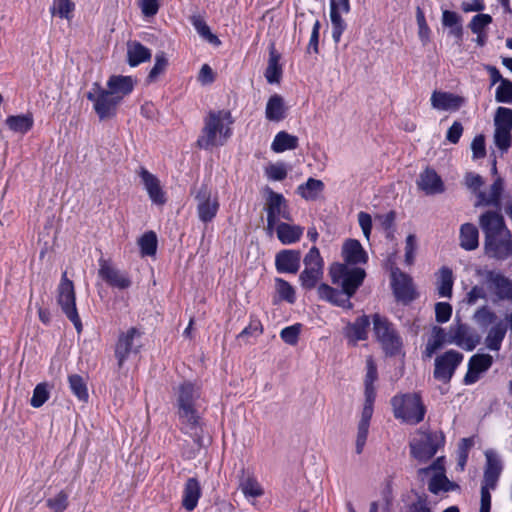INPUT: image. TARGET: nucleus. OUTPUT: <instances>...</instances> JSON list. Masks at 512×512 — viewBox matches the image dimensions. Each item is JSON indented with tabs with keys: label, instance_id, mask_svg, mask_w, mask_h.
Masks as SVG:
<instances>
[{
	"label": "nucleus",
	"instance_id": "obj_1",
	"mask_svg": "<svg viewBox=\"0 0 512 512\" xmlns=\"http://www.w3.org/2000/svg\"><path fill=\"white\" fill-rule=\"evenodd\" d=\"M342 256L346 263H334L329 269L331 281L334 285L342 288L339 291L336 288L322 283L317 288L318 296L321 300L327 301L333 305L351 309V297L362 285L366 273L359 267H351L348 264L356 265L366 263L368 255L358 240H347L342 248Z\"/></svg>",
	"mask_w": 512,
	"mask_h": 512
},
{
	"label": "nucleus",
	"instance_id": "obj_2",
	"mask_svg": "<svg viewBox=\"0 0 512 512\" xmlns=\"http://www.w3.org/2000/svg\"><path fill=\"white\" fill-rule=\"evenodd\" d=\"M201 398V388L199 385L186 381L179 385L177 389V407L179 418L184 425L186 432L195 437V442L201 446V436L199 433L200 422L196 411L197 402Z\"/></svg>",
	"mask_w": 512,
	"mask_h": 512
},
{
	"label": "nucleus",
	"instance_id": "obj_3",
	"mask_svg": "<svg viewBox=\"0 0 512 512\" xmlns=\"http://www.w3.org/2000/svg\"><path fill=\"white\" fill-rule=\"evenodd\" d=\"M232 124L233 119L229 111H210L204 119L197 146L205 150L223 146L232 135Z\"/></svg>",
	"mask_w": 512,
	"mask_h": 512
},
{
	"label": "nucleus",
	"instance_id": "obj_4",
	"mask_svg": "<svg viewBox=\"0 0 512 512\" xmlns=\"http://www.w3.org/2000/svg\"><path fill=\"white\" fill-rule=\"evenodd\" d=\"M393 415L403 423L416 425L424 420L426 407L417 393L397 394L391 398Z\"/></svg>",
	"mask_w": 512,
	"mask_h": 512
},
{
	"label": "nucleus",
	"instance_id": "obj_5",
	"mask_svg": "<svg viewBox=\"0 0 512 512\" xmlns=\"http://www.w3.org/2000/svg\"><path fill=\"white\" fill-rule=\"evenodd\" d=\"M486 463L480 489V510L479 512H490L491 491L497 488L500 476L503 471V464L498 454L493 450L485 452Z\"/></svg>",
	"mask_w": 512,
	"mask_h": 512
},
{
	"label": "nucleus",
	"instance_id": "obj_6",
	"mask_svg": "<svg viewBox=\"0 0 512 512\" xmlns=\"http://www.w3.org/2000/svg\"><path fill=\"white\" fill-rule=\"evenodd\" d=\"M372 321L375 337L386 355L394 356L399 354L403 342L394 325L386 317L377 313L372 316Z\"/></svg>",
	"mask_w": 512,
	"mask_h": 512
},
{
	"label": "nucleus",
	"instance_id": "obj_7",
	"mask_svg": "<svg viewBox=\"0 0 512 512\" xmlns=\"http://www.w3.org/2000/svg\"><path fill=\"white\" fill-rule=\"evenodd\" d=\"M57 291V302L62 312L73 323L76 331L80 333L82 331V322L76 308L75 288L73 282L68 279L67 272L62 274Z\"/></svg>",
	"mask_w": 512,
	"mask_h": 512
},
{
	"label": "nucleus",
	"instance_id": "obj_8",
	"mask_svg": "<svg viewBox=\"0 0 512 512\" xmlns=\"http://www.w3.org/2000/svg\"><path fill=\"white\" fill-rule=\"evenodd\" d=\"M86 97L93 102V108L100 120L115 116L117 107L121 103L118 96H114L109 89L103 88L99 83H93Z\"/></svg>",
	"mask_w": 512,
	"mask_h": 512
},
{
	"label": "nucleus",
	"instance_id": "obj_9",
	"mask_svg": "<svg viewBox=\"0 0 512 512\" xmlns=\"http://www.w3.org/2000/svg\"><path fill=\"white\" fill-rule=\"evenodd\" d=\"M304 270L300 273L299 281L305 290H311L323 276L324 262L317 247L313 246L303 259Z\"/></svg>",
	"mask_w": 512,
	"mask_h": 512
},
{
	"label": "nucleus",
	"instance_id": "obj_10",
	"mask_svg": "<svg viewBox=\"0 0 512 512\" xmlns=\"http://www.w3.org/2000/svg\"><path fill=\"white\" fill-rule=\"evenodd\" d=\"M443 442L444 437L441 433H421L410 442L411 455L420 462H426L437 453Z\"/></svg>",
	"mask_w": 512,
	"mask_h": 512
},
{
	"label": "nucleus",
	"instance_id": "obj_11",
	"mask_svg": "<svg viewBox=\"0 0 512 512\" xmlns=\"http://www.w3.org/2000/svg\"><path fill=\"white\" fill-rule=\"evenodd\" d=\"M141 336L142 332L135 327L119 334L115 345V357L119 368L123 366L130 355L139 353L142 347Z\"/></svg>",
	"mask_w": 512,
	"mask_h": 512
},
{
	"label": "nucleus",
	"instance_id": "obj_12",
	"mask_svg": "<svg viewBox=\"0 0 512 512\" xmlns=\"http://www.w3.org/2000/svg\"><path fill=\"white\" fill-rule=\"evenodd\" d=\"M464 355L456 350H448L435 358L433 377L444 384L451 381Z\"/></svg>",
	"mask_w": 512,
	"mask_h": 512
},
{
	"label": "nucleus",
	"instance_id": "obj_13",
	"mask_svg": "<svg viewBox=\"0 0 512 512\" xmlns=\"http://www.w3.org/2000/svg\"><path fill=\"white\" fill-rule=\"evenodd\" d=\"M194 199L199 220L204 223L211 222L220 206L217 193H213L207 185L203 184L195 192Z\"/></svg>",
	"mask_w": 512,
	"mask_h": 512
},
{
	"label": "nucleus",
	"instance_id": "obj_14",
	"mask_svg": "<svg viewBox=\"0 0 512 512\" xmlns=\"http://www.w3.org/2000/svg\"><path fill=\"white\" fill-rule=\"evenodd\" d=\"M268 198L266 202L267 229L272 232L281 219L291 220L287 202L282 194L267 188Z\"/></svg>",
	"mask_w": 512,
	"mask_h": 512
},
{
	"label": "nucleus",
	"instance_id": "obj_15",
	"mask_svg": "<svg viewBox=\"0 0 512 512\" xmlns=\"http://www.w3.org/2000/svg\"><path fill=\"white\" fill-rule=\"evenodd\" d=\"M480 342V335L466 324L456 323L449 327L447 343L472 351Z\"/></svg>",
	"mask_w": 512,
	"mask_h": 512
},
{
	"label": "nucleus",
	"instance_id": "obj_16",
	"mask_svg": "<svg viewBox=\"0 0 512 512\" xmlns=\"http://www.w3.org/2000/svg\"><path fill=\"white\" fill-rule=\"evenodd\" d=\"M484 276L487 289L495 300L512 302V280L495 270L486 271Z\"/></svg>",
	"mask_w": 512,
	"mask_h": 512
},
{
	"label": "nucleus",
	"instance_id": "obj_17",
	"mask_svg": "<svg viewBox=\"0 0 512 512\" xmlns=\"http://www.w3.org/2000/svg\"><path fill=\"white\" fill-rule=\"evenodd\" d=\"M99 277L104 280L108 285L121 290L127 289L131 285V280L125 272L115 268L110 260L100 257L98 260Z\"/></svg>",
	"mask_w": 512,
	"mask_h": 512
},
{
	"label": "nucleus",
	"instance_id": "obj_18",
	"mask_svg": "<svg viewBox=\"0 0 512 512\" xmlns=\"http://www.w3.org/2000/svg\"><path fill=\"white\" fill-rule=\"evenodd\" d=\"M485 252L490 258L504 261L512 258V234L510 231L485 241Z\"/></svg>",
	"mask_w": 512,
	"mask_h": 512
},
{
	"label": "nucleus",
	"instance_id": "obj_19",
	"mask_svg": "<svg viewBox=\"0 0 512 512\" xmlns=\"http://www.w3.org/2000/svg\"><path fill=\"white\" fill-rule=\"evenodd\" d=\"M392 288L397 300L409 303L416 298L412 278L396 269L392 272Z\"/></svg>",
	"mask_w": 512,
	"mask_h": 512
},
{
	"label": "nucleus",
	"instance_id": "obj_20",
	"mask_svg": "<svg viewBox=\"0 0 512 512\" xmlns=\"http://www.w3.org/2000/svg\"><path fill=\"white\" fill-rule=\"evenodd\" d=\"M138 175L152 203L156 205L165 204L167 199L160 180L144 167L139 168Z\"/></svg>",
	"mask_w": 512,
	"mask_h": 512
},
{
	"label": "nucleus",
	"instance_id": "obj_21",
	"mask_svg": "<svg viewBox=\"0 0 512 512\" xmlns=\"http://www.w3.org/2000/svg\"><path fill=\"white\" fill-rule=\"evenodd\" d=\"M479 224L485 235V241L509 231L503 217L494 211H487L482 214L479 219Z\"/></svg>",
	"mask_w": 512,
	"mask_h": 512
},
{
	"label": "nucleus",
	"instance_id": "obj_22",
	"mask_svg": "<svg viewBox=\"0 0 512 512\" xmlns=\"http://www.w3.org/2000/svg\"><path fill=\"white\" fill-rule=\"evenodd\" d=\"M493 364V358L489 354H475L468 362V371L464 377L466 385L474 384L478 381L481 373L487 371Z\"/></svg>",
	"mask_w": 512,
	"mask_h": 512
},
{
	"label": "nucleus",
	"instance_id": "obj_23",
	"mask_svg": "<svg viewBox=\"0 0 512 512\" xmlns=\"http://www.w3.org/2000/svg\"><path fill=\"white\" fill-rule=\"evenodd\" d=\"M300 262L301 252L299 250H281L275 257V266L279 273L296 274L300 268Z\"/></svg>",
	"mask_w": 512,
	"mask_h": 512
},
{
	"label": "nucleus",
	"instance_id": "obj_24",
	"mask_svg": "<svg viewBox=\"0 0 512 512\" xmlns=\"http://www.w3.org/2000/svg\"><path fill=\"white\" fill-rule=\"evenodd\" d=\"M430 101L431 106L440 111H457L465 103L463 97L442 91H434Z\"/></svg>",
	"mask_w": 512,
	"mask_h": 512
},
{
	"label": "nucleus",
	"instance_id": "obj_25",
	"mask_svg": "<svg viewBox=\"0 0 512 512\" xmlns=\"http://www.w3.org/2000/svg\"><path fill=\"white\" fill-rule=\"evenodd\" d=\"M417 185L427 195H436L444 192V184L441 177L431 168H426L420 173Z\"/></svg>",
	"mask_w": 512,
	"mask_h": 512
},
{
	"label": "nucleus",
	"instance_id": "obj_26",
	"mask_svg": "<svg viewBox=\"0 0 512 512\" xmlns=\"http://www.w3.org/2000/svg\"><path fill=\"white\" fill-rule=\"evenodd\" d=\"M441 458H438L432 465L426 468H421L418 473L420 475H427L430 471L439 469L440 472L436 473L429 481L428 489L433 494H438L439 492H447L451 489L452 483L448 480V478L444 475L442 467L439 466Z\"/></svg>",
	"mask_w": 512,
	"mask_h": 512
},
{
	"label": "nucleus",
	"instance_id": "obj_27",
	"mask_svg": "<svg viewBox=\"0 0 512 512\" xmlns=\"http://www.w3.org/2000/svg\"><path fill=\"white\" fill-rule=\"evenodd\" d=\"M202 495L200 482L195 477H190L184 484L182 492V506L187 511H193Z\"/></svg>",
	"mask_w": 512,
	"mask_h": 512
},
{
	"label": "nucleus",
	"instance_id": "obj_28",
	"mask_svg": "<svg viewBox=\"0 0 512 512\" xmlns=\"http://www.w3.org/2000/svg\"><path fill=\"white\" fill-rule=\"evenodd\" d=\"M135 81L131 76L112 75L107 81V89L114 96H118L122 101L125 96L129 95L134 89Z\"/></svg>",
	"mask_w": 512,
	"mask_h": 512
},
{
	"label": "nucleus",
	"instance_id": "obj_29",
	"mask_svg": "<svg viewBox=\"0 0 512 512\" xmlns=\"http://www.w3.org/2000/svg\"><path fill=\"white\" fill-rule=\"evenodd\" d=\"M369 326V317L367 315H362L358 317L353 323L347 326L346 336L354 344H356L358 341L366 340Z\"/></svg>",
	"mask_w": 512,
	"mask_h": 512
},
{
	"label": "nucleus",
	"instance_id": "obj_30",
	"mask_svg": "<svg viewBox=\"0 0 512 512\" xmlns=\"http://www.w3.org/2000/svg\"><path fill=\"white\" fill-rule=\"evenodd\" d=\"M127 58L128 64L131 67H136L151 58V51L138 41H131L127 43Z\"/></svg>",
	"mask_w": 512,
	"mask_h": 512
},
{
	"label": "nucleus",
	"instance_id": "obj_31",
	"mask_svg": "<svg viewBox=\"0 0 512 512\" xmlns=\"http://www.w3.org/2000/svg\"><path fill=\"white\" fill-rule=\"evenodd\" d=\"M460 246L466 251L475 250L479 245V232L472 223H465L460 227Z\"/></svg>",
	"mask_w": 512,
	"mask_h": 512
},
{
	"label": "nucleus",
	"instance_id": "obj_32",
	"mask_svg": "<svg viewBox=\"0 0 512 512\" xmlns=\"http://www.w3.org/2000/svg\"><path fill=\"white\" fill-rule=\"evenodd\" d=\"M274 229L280 242L285 245L297 242L303 234L302 227L284 222L279 223Z\"/></svg>",
	"mask_w": 512,
	"mask_h": 512
},
{
	"label": "nucleus",
	"instance_id": "obj_33",
	"mask_svg": "<svg viewBox=\"0 0 512 512\" xmlns=\"http://www.w3.org/2000/svg\"><path fill=\"white\" fill-rule=\"evenodd\" d=\"M324 187L321 180L310 177L305 183L297 187V193L307 201H315L323 192Z\"/></svg>",
	"mask_w": 512,
	"mask_h": 512
},
{
	"label": "nucleus",
	"instance_id": "obj_34",
	"mask_svg": "<svg viewBox=\"0 0 512 512\" xmlns=\"http://www.w3.org/2000/svg\"><path fill=\"white\" fill-rule=\"evenodd\" d=\"M507 332V326L502 322L492 326L485 338V345L491 351H499Z\"/></svg>",
	"mask_w": 512,
	"mask_h": 512
},
{
	"label": "nucleus",
	"instance_id": "obj_35",
	"mask_svg": "<svg viewBox=\"0 0 512 512\" xmlns=\"http://www.w3.org/2000/svg\"><path fill=\"white\" fill-rule=\"evenodd\" d=\"M298 147V137L285 131L278 132L271 144V149L275 153H282L287 150H294Z\"/></svg>",
	"mask_w": 512,
	"mask_h": 512
},
{
	"label": "nucleus",
	"instance_id": "obj_36",
	"mask_svg": "<svg viewBox=\"0 0 512 512\" xmlns=\"http://www.w3.org/2000/svg\"><path fill=\"white\" fill-rule=\"evenodd\" d=\"M454 284L453 272L449 267H442L437 277V291L440 297L451 298Z\"/></svg>",
	"mask_w": 512,
	"mask_h": 512
},
{
	"label": "nucleus",
	"instance_id": "obj_37",
	"mask_svg": "<svg viewBox=\"0 0 512 512\" xmlns=\"http://www.w3.org/2000/svg\"><path fill=\"white\" fill-rule=\"evenodd\" d=\"M503 190V183L500 178L496 179L490 187V191L488 194L484 192H480L478 194L479 201L477 205H486V206H500V198Z\"/></svg>",
	"mask_w": 512,
	"mask_h": 512
},
{
	"label": "nucleus",
	"instance_id": "obj_38",
	"mask_svg": "<svg viewBox=\"0 0 512 512\" xmlns=\"http://www.w3.org/2000/svg\"><path fill=\"white\" fill-rule=\"evenodd\" d=\"M265 115L270 121L278 122L284 119L285 107L283 98L280 95L274 94L269 98L266 104Z\"/></svg>",
	"mask_w": 512,
	"mask_h": 512
},
{
	"label": "nucleus",
	"instance_id": "obj_39",
	"mask_svg": "<svg viewBox=\"0 0 512 512\" xmlns=\"http://www.w3.org/2000/svg\"><path fill=\"white\" fill-rule=\"evenodd\" d=\"M280 54L272 48L269 53L268 66L265 71V77L268 83H279L282 76V66L280 65Z\"/></svg>",
	"mask_w": 512,
	"mask_h": 512
},
{
	"label": "nucleus",
	"instance_id": "obj_40",
	"mask_svg": "<svg viewBox=\"0 0 512 512\" xmlns=\"http://www.w3.org/2000/svg\"><path fill=\"white\" fill-rule=\"evenodd\" d=\"M445 343H447V333L441 327H433L431 337L425 346V356L431 358Z\"/></svg>",
	"mask_w": 512,
	"mask_h": 512
},
{
	"label": "nucleus",
	"instance_id": "obj_41",
	"mask_svg": "<svg viewBox=\"0 0 512 512\" xmlns=\"http://www.w3.org/2000/svg\"><path fill=\"white\" fill-rule=\"evenodd\" d=\"M371 418L372 414H366L361 412V417L357 425V434L355 441V451L358 455L361 454L364 450L368 437Z\"/></svg>",
	"mask_w": 512,
	"mask_h": 512
},
{
	"label": "nucleus",
	"instance_id": "obj_42",
	"mask_svg": "<svg viewBox=\"0 0 512 512\" xmlns=\"http://www.w3.org/2000/svg\"><path fill=\"white\" fill-rule=\"evenodd\" d=\"M6 124L13 132L24 134L32 128L33 118L29 114L9 116Z\"/></svg>",
	"mask_w": 512,
	"mask_h": 512
},
{
	"label": "nucleus",
	"instance_id": "obj_43",
	"mask_svg": "<svg viewBox=\"0 0 512 512\" xmlns=\"http://www.w3.org/2000/svg\"><path fill=\"white\" fill-rule=\"evenodd\" d=\"M343 12L337 11L333 3H330V20L332 24V38L336 44L341 40L343 32L346 30V23L342 19Z\"/></svg>",
	"mask_w": 512,
	"mask_h": 512
},
{
	"label": "nucleus",
	"instance_id": "obj_44",
	"mask_svg": "<svg viewBox=\"0 0 512 512\" xmlns=\"http://www.w3.org/2000/svg\"><path fill=\"white\" fill-rule=\"evenodd\" d=\"M191 23L197 33L208 43L215 46H219L221 44L219 38L211 32L210 27L200 16H193L191 18Z\"/></svg>",
	"mask_w": 512,
	"mask_h": 512
},
{
	"label": "nucleus",
	"instance_id": "obj_45",
	"mask_svg": "<svg viewBox=\"0 0 512 512\" xmlns=\"http://www.w3.org/2000/svg\"><path fill=\"white\" fill-rule=\"evenodd\" d=\"M75 4L72 0H53L50 12L52 16H58L70 20L73 17Z\"/></svg>",
	"mask_w": 512,
	"mask_h": 512
},
{
	"label": "nucleus",
	"instance_id": "obj_46",
	"mask_svg": "<svg viewBox=\"0 0 512 512\" xmlns=\"http://www.w3.org/2000/svg\"><path fill=\"white\" fill-rule=\"evenodd\" d=\"M69 381V387L72 391V393L80 400V401H87L89 394L87 390L86 383L84 379L77 375H70L68 378Z\"/></svg>",
	"mask_w": 512,
	"mask_h": 512
},
{
	"label": "nucleus",
	"instance_id": "obj_47",
	"mask_svg": "<svg viewBox=\"0 0 512 512\" xmlns=\"http://www.w3.org/2000/svg\"><path fill=\"white\" fill-rule=\"evenodd\" d=\"M275 288L281 300H284L290 304H293L296 301L295 289L286 280L282 278H276Z\"/></svg>",
	"mask_w": 512,
	"mask_h": 512
},
{
	"label": "nucleus",
	"instance_id": "obj_48",
	"mask_svg": "<svg viewBox=\"0 0 512 512\" xmlns=\"http://www.w3.org/2000/svg\"><path fill=\"white\" fill-rule=\"evenodd\" d=\"M50 397V386L43 382L36 385L30 399V405L34 408L41 407Z\"/></svg>",
	"mask_w": 512,
	"mask_h": 512
},
{
	"label": "nucleus",
	"instance_id": "obj_49",
	"mask_svg": "<svg viewBox=\"0 0 512 512\" xmlns=\"http://www.w3.org/2000/svg\"><path fill=\"white\" fill-rule=\"evenodd\" d=\"M239 488L246 498H257L263 495L260 484L252 477L242 479Z\"/></svg>",
	"mask_w": 512,
	"mask_h": 512
},
{
	"label": "nucleus",
	"instance_id": "obj_50",
	"mask_svg": "<svg viewBox=\"0 0 512 512\" xmlns=\"http://www.w3.org/2000/svg\"><path fill=\"white\" fill-rule=\"evenodd\" d=\"M495 129L512 130V109L499 107L497 109L495 119Z\"/></svg>",
	"mask_w": 512,
	"mask_h": 512
},
{
	"label": "nucleus",
	"instance_id": "obj_51",
	"mask_svg": "<svg viewBox=\"0 0 512 512\" xmlns=\"http://www.w3.org/2000/svg\"><path fill=\"white\" fill-rule=\"evenodd\" d=\"M138 244L142 255L152 256L156 253L157 237L153 231L146 232L139 239Z\"/></svg>",
	"mask_w": 512,
	"mask_h": 512
},
{
	"label": "nucleus",
	"instance_id": "obj_52",
	"mask_svg": "<svg viewBox=\"0 0 512 512\" xmlns=\"http://www.w3.org/2000/svg\"><path fill=\"white\" fill-rule=\"evenodd\" d=\"M492 21L493 19L489 14L479 13L472 17L468 26L473 34H480L485 32Z\"/></svg>",
	"mask_w": 512,
	"mask_h": 512
},
{
	"label": "nucleus",
	"instance_id": "obj_53",
	"mask_svg": "<svg viewBox=\"0 0 512 512\" xmlns=\"http://www.w3.org/2000/svg\"><path fill=\"white\" fill-rule=\"evenodd\" d=\"M168 65V60L164 52H158L155 55V63L151 68L147 80L148 82H154L160 74H162Z\"/></svg>",
	"mask_w": 512,
	"mask_h": 512
},
{
	"label": "nucleus",
	"instance_id": "obj_54",
	"mask_svg": "<svg viewBox=\"0 0 512 512\" xmlns=\"http://www.w3.org/2000/svg\"><path fill=\"white\" fill-rule=\"evenodd\" d=\"M495 99L498 103H512L511 81L502 80V83L496 89Z\"/></svg>",
	"mask_w": 512,
	"mask_h": 512
},
{
	"label": "nucleus",
	"instance_id": "obj_55",
	"mask_svg": "<svg viewBox=\"0 0 512 512\" xmlns=\"http://www.w3.org/2000/svg\"><path fill=\"white\" fill-rule=\"evenodd\" d=\"M301 325L294 324L288 327H285L280 332L281 339L289 344L295 345L298 342L299 334H300Z\"/></svg>",
	"mask_w": 512,
	"mask_h": 512
},
{
	"label": "nucleus",
	"instance_id": "obj_56",
	"mask_svg": "<svg viewBox=\"0 0 512 512\" xmlns=\"http://www.w3.org/2000/svg\"><path fill=\"white\" fill-rule=\"evenodd\" d=\"M511 140V131L495 129L494 142L501 151L506 152L509 149Z\"/></svg>",
	"mask_w": 512,
	"mask_h": 512
},
{
	"label": "nucleus",
	"instance_id": "obj_57",
	"mask_svg": "<svg viewBox=\"0 0 512 512\" xmlns=\"http://www.w3.org/2000/svg\"><path fill=\"white\" fill-rule=\"evenodd\" d=\"M265 173L270 180L281 181L286 178L287 169H286L285 164L276 163V164L269 165L266 168Z\"/></svg>",
	"mask_w": 512,
	"mask_h": 512
},
{
	"label": "nucleus",
	"instance_id": "obj_58",
	"mask_svg": "<svg viewBox=\"0 0 512 512\" xmlns=\"http://www.w3.org/2000/svg\"><path fill=\"white\" fill-rule=\"evenodd\" d=\"M452 315V306L447 302H438L435 305V318L438 323H446Z\"/></svg>",
	"mask_w": 512,
	"mask_h": 512
},
{
	"label": "nucleus",
	"instance_id": "obj_59",
	"mask_svg": "<svg viewBox=\"0 0 512 512\" xmlns=\"http://www.w3.org/2000/svg\"><path fill=\"white\" fill-rule=\"evenodd\" d=\"M474 319L481 326H487L494 322V320L496 319V315L494 312L489 310L487 306H482L475 312Z\"/></svg>",
	"mask_w": 512,
	"mask_h": 512
},
{
	"label": "nucleus",
	"instance_id": "obj_60",
	"mask_svg": "<svg viewBox=\"0 0 512 512\" xmlns=\"http://www.w3.org/2000/svg\"><path fill=\"white\" fill-rule=\"evenodd\" d=\"M376 398V389L374 385L365 384V402L362 413L373 415V405Z\"/></svg>",
	"mask_w": 512,
	"mask_h": 512
},
{
	"label": "nucleus",
	"instance_id": "obj_61",
	"mask_svg": "<svg viewBox=\"0 0 512 512\" xmlns=\"http://www.w3.org/2000/svg\"><path fill=\"white\" fill-rule=\"evenodd\" d=\"M68 496L64 492L58 493L55 497L47 500V505L55 512H62L67 507Z\"/></svg>",
	"mask_w": 512,
	"mask_h": 512
},
{
	"label": "nucleus",
	"instance_id": "obj_62",
	"mask_svg": "<svg viewBox=\"0 0 512 512\" xmlns=\"http://www.w3.org/2000/svg\"><path fill=\"white\" fill-rule=\"evenodd\" d=\"M441 23L443 27L449 28L462 24V17L457 12L450 10L442 11Z\"/></svg>",
	"mask_w": 512,
	"mask_h": 512
},
{
	"label": "nucleus",
	"instance_id": "obj_63",
	"mask_svg": "<svg viewBox=\"0 0 512 512\" xmlns=\"http://www.w3.org/2000/svg\"><path fill=\"white\" fill-rule=\"evenodd\" d=\"M487 293L484 287L475 285L471 288V290L466 295V303L468 305H474L480 299H486Z\"/></svg>",
	"mask_w": 512,
	"mask_h": 512
},
{
	"label": "nucleus",
	"instance_id": "obj_64",
	"mask_svg": "<svg viewBox=\"0 0 512 512\" xmlns=\"http://www.w3.org/2000/svg\"><path fill=\"white\" fill-rule=\"evenodd\" d=\"M471 149L475 159L483 158L486 155L485 138L483 135H477L473 139Z\"/></svg>",
	"mask_w": 512,
	"mask_h": 512
}]
</instances>
